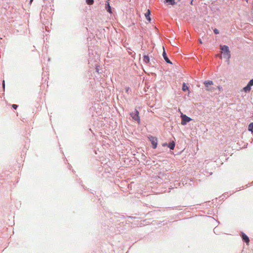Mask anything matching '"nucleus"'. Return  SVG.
I'll list each match as a JSON object with an SVG mask.
<instances>
[{
	"label": "nucleus",
	"instance_id": "nucleus-28",
	"mask_svg": "<svg viewBox=\"0 0 253 253\" xmlns=\"http://www.w3.org/2000/svg\"><path fill=\"white\" fill-rule=\"evenodd\" d=\"M214 232L215 233V232H217V230H216V228H215L214 229Z\"/></svg>",
	"mask_w": 253,
	"mask_h": 253
},
{
	"label": "nucleus",
	"instance_id": "nucleus-11",
	"mask_svg": "<svg viewBox=\"0 0 253 253\" xmlns=\"http://www.w3.org/2000/svg\"><path fill=\"white\" fill-rule=\"evenodd\" d=\"M175 146V143L174 141H171L168 144V147L170 150H173Z\"/></svg>",
	"mask_w": 253,
	"mask_h": 253
},
{
	"label": "nucleus",
	"instance_id": "nucleus-2",
	"mask_svg": "<svg viewBox=\"0 0 253 253\" xmlns=\"http://www.w3.org/2000/svg\"><path fill=\"white\" fill-rule=\"evenodd\" d=\"M220 49L221 50L222 53L223 54V57L224 58L229 59V58L231 57V54L228 46L226 45H221L220 47Z\"/></svg>",
	"mask_w": 253,
	"mask_h": 253
},
{
	"label": "nucleus",
	"instance_id": "nucleus-22",
	"mask_svg": "<svg viewBox=\"0 0 253 253\" xmlns=\"http://www.w3.org/2000/svg\"><path fill=\"white\" fill-rule=\"evenodd\" d=\"M125 90L126 93H129V91H130V88H129V87H126L125 88Z\"/></svg>",
	"mask_w": 253,
	"mask_h": 253
},
{
	"label": "nucleus",
	"instance_id": "nucleus-6",
	"mask_svg": "<svg viewBox=\"0 0 253 253\" xmlns=\"http://www.w3.org/2000/svg\"><path fill=\"white\" fill-rule=\"evenodd\" d=\"M110 0H106L105 1V8L106 10L110 14L113 13L112 7L110 5Z\"/></svg>",
	"mask_w": 253,
	"mask_h": 253
},
{
	"label": "nucleus",
	"instance_id": "nucleus-3",
	"mask_svg": "<svg viewBox=\"0 0 253 253\" xmlns=\"http://www.w3.org/2000/svg\"><path fill=\"white\" fill-rule=\"evenodd\" d=\"M130 116L133 120L136 121L138 124L140 123V118L139 116V112L138 110L135 108L133 112H132L130 113Z\"/></svg>",
	"mask_w": 253,
	"mask_h": 253
},
{
	"label": "nucleus",
	"instance_id": "nucleus-16",
	"mask_svg": "<svg viewBox=\"0 0 253 253\" xmlns=\"http://www.w3.org/2000/svg\"><path fill=\"white\" fill-rule=\"evenodd\" d=\"M248 129L249 131L253 132V122L249 125Z\"/></svg>",
	"mask_w": 253,
	"mask_h": 253
},
{
	"label": "nucleus",
	"instance_id": "nucleus-12",
	"mask_svg": "<svg viewBox=\"0 0 253 253\" xmlns=\"http://www.w3.org/2000/svg\"><path fill=\"white\" fill-rule=\"evenodd\" d=\"M165 3H168L169 5H173L176 4V2H175V0H165Z\"/></svg>",
	"mask_w": 253,
	"mask_h": 253
},
{
	"label": "nucleus",
	"instance_id": "nucleus-5",
	"mask_svg": "<svg viewBox=\"0 0 253 253\" xmlns=\"http://www.w3.org/2000/svg\"><path fill=\"white\" fill-rule=\"evenodd\" d=\"M181 124L182 126L186 125L187 123H189L191 121H192V119L185 114H181Z\"/></svg>",
	"mask_w": 253,
	"mask_h": 253
},
{
	"label": "nucleus",
	"instance_id": "nucleus-24",
	"mask_svg": "<svg viewBox=\"0 0 253 253\" xmlns=\"http://www.w3.org/2000/svg\"><path fill=\"white\" fill-rule=\"evenodd\" d=\"M12 107L14 109L16 110V104H13L12 105Z\"/></svg>",
	"mask_w": 253,
	"mask_h": 253
},
{
	"label": "nucleus",
	"instance_id": "nucleus-19",
	"mask_svg": "<svg viewBox=\"0 0 253 253\" xmlns=\"http://www.w3.org/2000/svg\"><path fill=\"white\" fill-rule=\"evenodd\" d=\"M213 33L215 35H217V34H219V30L216 29V28H214L213 30Z\"/></svg>",
	"mask_w": 253,
	"mask_h": 253
},
{
	"label": "nucleus",
	"instance_id": "nucleus-27",
	"mask_svg": "<svg viewBox=\"0 0 253 253\" xmlns=\"http://www.w3.org/2000/svg\"><path fill=\"white\" fill-rule=\"evenodd\" d=\"M214 232L215 233V232H217V230H216V228H215L214 229Z\"/></svg>",
	"mask_w": 253,
	"mask_h": 253
},
{
	"label": "nucleus",
	"instance_id": "nucleus-30",
	"mask_svg": "<svg viewBox=\"0 0 253 253\" xmlns=\"http://www.w3.org/2000/svg\"><path fill=\"white\" fill-rule=\"evenodd\" d=\"M3 86H4V81H3Z\"/></svg>",
	"mask_w": 253,
	"mask_h": 253
},
{
	"label": "nucleus",
	"instance_id": "nucleus-26",
	"mask_svg": "<svg viewBox=\"0 0 253 253\" xmlns=\"http://www.w3.org/2000/svg\"><path fill=\"white\" fill-rule=\"evenodd\" d=\"M127 217H128V218H134L133 217H132V216H128Z\"/></svg>",
	"mask_w": 253,
	"mask_h": 253
},
{
	"label": "nucleus",
	"instance_id": "nucleus-10",
	"mask_svg": "<svg viewBox=\"0 0 253 253\" xmlns=\"http://www.w3.org/2000/svg\"><path fill=\"white\" fill-rule=\"evenodd\" d=\"M151 15V11L150 9H148L146 11V12L145 13V16L146 19L147 21H148L149 22H150L151 19L150 17Z\"/></svg>",
	"mask_w": 253,
	"mask_h": 253
},
{
	"label": "nucleus",
	"instance_id": "nucleus-1",
	"mask_svg": "<svg viewBox=\"0 0 253 253\" xmlns=\"http://www.w3.org/2000/svg\"><path fill=\"white\" fill-rule=\"evenodd\" d=\"M106 217H109L110 222L113 224L117 228H120L121 225H125L124 219L125 216L118 213L106 212Z\"/></svg>",
	"mask_w": 253,
	"mask_h": 253
},
{
	"label": "nucleus",
	"instance_id": "nucleus-17",
	"mask_svg": "<svg viewBox=\"0 0 253 253\" xmlns=\"http://www.w3.org/2000/svg\"><path fill=\"white\" fill-rule=\"evenodd\" d=\"M85 1L88 5H92L94 3V0H85Z\"/></svg>",
	"mask_w": 253,
	"mask_h": 253
},
{
	"label": "nucleus",
	"instance_id": "nucleus-14",
	"mask_svg": "<svg viewBox=\"0 0 253 253\" xmlns=\"http://www.w3.org/2000/svg\"><path fill=\"white\" fill-rule=\"evenodd\" d=\"M143 61L146 64L150 62V58L148 55H144L143 57Z\"/></svg>",
	"mask_w": 253,
	"mask_h": 253
},
{
	"label": "nucleus",
	"instance_id": "nucleus-33",
	"mask_svg": "<svg viewBox=\"0 0 253 253\" xmlns=\"http://www.w3.org/2000/svg\"><path fill=\"white\" fill-rule=\"evenodd\" d=\"M252 184H253V182L252 183Z\"/></svg>",
	"mask_w": 253,
	"mask_h": 253
},
{
	"label": "nucleus",
	"instance_id": "nucleus-9",
	"mask_svg": "<svg viewBox=\"0 0 253 253\" xmlns=\"http://www.w3.org/2000/svg\"><path fill=\"white\" fill-rule=\"evenodd\" d=\"M164 50L162 53L163 57L165 60V61L168 64H172V63L171 61L169 59V57L167 56V53L166 52V50L163 47Z\"/></svg>",
	"mask_w": 253,
	"mask_h": 253
},
{
	"label": "nucleus",
	"instance_id": "nucleus-21",
	"mask_svg": "<svg viewBox=\"0 0 253 253\" xmlns=\"http://www.w3.org/2000/svg\"><path fill=\"white\" fill-rule=\"evenodd\" d=\"M195 1L196 0H191L190 4L192 5H195L196 4Z\"/></svg>",
	"mask_w": 253,
	"mask_h": 253
},
{
	"label": "nucleus",
	"instance_id": "nucleus-4",
	"mask_svg": "<svg viewBox=\"0 0 253 253\" xmlns=\"http://www.w3.org/2000/svg\"><path fill=\"white\" fill-rule=\"evenodd\" d=\"M149 140L151 142L153 149H156L158 145V139L156 137L149 135L148 137Z\"/></svg>",
	"mask_w": 253,
	"mask_h": 253
},
{
	"label": "nucleus",
	"instance_id": "nucleus-25",
	"mask_svg": "<svg viewBox=\"0 0 253 253\" xmlns=\"http://www.w3.org/2000/svg\"><path fill=\"white\" fill-rule=\"evenodd\" d=\"M163 146L165 147V146H168V143H164L162 144Z\"/></svg>",
	"mask_w": 253,
	"mask_h": 253
},
{
	"label": "nucleus",
	"instance_id": "nucleus-13",
	"mask_svg": "<svg viewBox=\"0 0 253 253\" xmlns=\"http://www.w3.org/2000/svg\"><path fill=\"white\" fill-rule=\"evenodd\" d=\"M182 90L186 92L189 90V86L187 85L185 83H183L182 85Z\"/></svg>",
	"mask_w": 253,
	"mask_h": 253
},
{
	"label": "nucleus",
	"instance_id": "nucleus-23",
	"mask_svg": "<svg viewBox=\"0 0 253 253\" xmlns=\"http://www.w3.org/2000/svg\"><path fill=\"white\" fill-rule=\"evenodd\" d=\"M99 68H100L99 66H96L95 67V71L96 72H97L98 73H99Z\"/></svg>",
	"mask_w": 253,
	"mask_h": 253
},
{
	"label": "nucleus",
	"instance_id": "nucleus-31",
	"mask_svg": "<svg viewBox=\"0 0 253 253\" xmlns=\"http://www.w3.org/2000/svg\"><path fill=\"white\" fill-rule=\"evenodd\" d=\"M33 0H30V3H31V2H32V1Z\"/></svg>",
	"mask_w": 253,
	"mask_h": 253
},
{
	"label": "nucleus",
	"instance_id": "nucleus-7",
	"mask_svg": "<svg viewBox=\"0 0 253 253\" xmlns=\"http://www.w3.org/2000/svg\"><path fill=\"white\" fill-rule=\"evenodd\" d=\"M240 235L242 238L243 241L246 243L247 244H248L250 242V239L249 237L243 232H241Z\"/></svg>",
	"mask_w": 253,
	"mask_h": 253
},
{
	"label": "nucleus",
	"instance_id": "nucleus-32",
	"mask_svg": "<svg viewBox=\"0 0 253 253\" xmlns=\"http://www.w3.org/2000/svg\"><path fill=\"white\" fill-rule=\"evenodd\" d=\"M245 0L247 2H248L249 0Z\"/></svg>",
	"mask_w": 253,
	"mask_h": 253
},
{
	"label": "nucleus",
	"instance_id": "nucleus-8",
	"mask_svg": "<svg viewBox=\"0 0 253 253\" xmlns=\"http://www.w3.org/2000/svg\"><path fill=\"white\" fill-rule=\"evenodd\" d=\"M204 84L205 85L206 89L207 90L210 91V90H211V88L209 87V86L212 85L213 84V83L212 81L207 80V81H205L204 82Z\"/></svg>",
	"mask_w": 253,
	"mask_h": 253
},
{
	"label": "nucleus",
	"instance_id": "nucleus-20",
	"mask_svg": "<svg viewBox=\"0 0 253 253\" xmlns=\"http://www.w3.org/2000/svg\"><path fill=\"white\" fill-rule=\"evenodd\" d=\"M248 85H250L251 87L253 85V79H251L248 83Z\"/></svg>",
	"mask_w": 253,
	"mask_h": 253
},
{
	"label": "nucleus",
	"instance_id": "nucleus-29",
	"mask_svg": "<svg viewBox=\"0 0 253 253\" xmlns=\"http://www.w3.org/2000/svg\"><path fill=\"white\" fill-rule=\"evenodd\" d=\"M199 42L202 43V40L201 39H199Z\"/></svg>",
	"mask_w": 253,
	"mask_h": 253
},
{
	"label": "nucleus",
	"instance_id": "nucleus-15",
	"mask_svg": "<svg viewBox=\"0 0 253 253\" xmlns=\"http://www.w3.org/2000/svg\"><path fill=\"white\" fill-rule=\"evenodd\" d=\"M243 89L245 92H248L251 90V86L247 84V85L245 86Z\"/></svg>",
	"mask_w": 253,
	"mask_h": 253
},
{
	"label": "nucleus",
	"instance_id": "nucleus-18",
	"mask_svg": "<svg viewBox=\"0 0 253 253\" xmlns=\"http://www.w3.org/2000/svg\"><path fill=\"white\" fill-rule=\"evenodd\" d=\"M141 159V160L145 161L146 163L148 162V160H147V157L144 154L142 155Z\"/></svg>",
	"mask_w": 253,
	"mask_h": 253
}]
</instances>
